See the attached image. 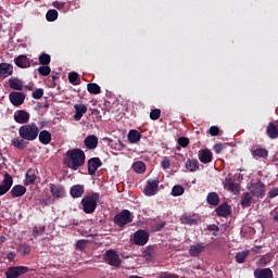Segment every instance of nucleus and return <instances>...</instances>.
Returning a JSON list of instances; mask_svg holds the SVG:
<instances>
[{
	"label": "nucleus",
	"mask_w": 278,
	"mask_h": 278,
	"mask_svg": "<svg viewBox=\"0 0 278 278\" xmlns=\"http://www.w3.org/2000/svg\"><path fill=\"white\" fill-rule=\"evenodd\" d=\"M181 220L184 225H197L199 223L197 218H192L188 215L182 216Z\"/></svg>",
	"instance_id": "45"
},
{
	"label": "nucleus",
	"mask_w": 278,
	"mask_h": 278,
	"mask_svg": "<svg viewBox=\"0 0 278 278\" xmlns=\"http://www.w3.org/2000/svg\"><path fill=\"white\" fill-rule=\"evenodd\" d=\"M11 144L15 147V149H18L20 151L27 149V141H25V139L23 138H18V137L14 138L11 141Z\"/></svg>",
	"instance_id": "30"
},
{
	"label": "nucleus",
	"mask_w": 278,
	"mask_h": 278,
	"mask_svg": "<svg viewBox=\"0 0 278 278\" xmlns=\"http://www.w3.org/2000/svg\"><path fill=\"white\" fill-rule=\"evenodd\" d=\"M134 242L137 247H144L149 242V232L139 229L134 233Z\"/></svg>",
	"instance_id": "10"
},
{
	"label": "nucleus",
	"mask_w": 278,
	"mask_h": 278,
	"mask_svg": "<svg viewBox=\"0 0 278 278\" xmlns=\"http://www.w3.org/2000/svg\"><path fill=\"white\" fill-rule=\"evenodd\" d=\"M55 202V198H53V195H45L41 199V205L45 207L47 205H51Z\"/></svg>",
	"instance_id": "44"
},
{
	"label": "nucleus",
	"mask_w": 278,
	"mask_h": 278,
	"mask_svg": "<svg viewBox=\"0 0 278 278\" xmlns=\"http://www.w3.org/2000/svg\"><path fill=\"white\" fill-rule=\"evenodd\" d=\"M84 144L86 149H89V151H93V149H97V147H99V138L96 135H89L85 138Z\"/></svg>",
	"instance_id": "17"
},
{
	"label": "nucleus",
	"mask_w": 278,
	"mask_h": 278,
	"mask_svg": "<svg viewBox=\"0 0 278 278\" xmlns=\"http://www.w3.org/2000/svg\"><path fill=\"white\" fill-rule=\"evenodd\" d=\"M16 257V253L14 252H9L7 254V260H9L10 262H13V260Z\"/></svg>",
	"instance_id": "60"
},
{
	"label": "nucleus",
	"mask_w": 278,
	"mask_h": 278,
	"mask_svg": "<svg viewBox=\"0 0 278 278\" xmlns=\"http://www.w3.org/2000/svg\"><path fill=\"white\" fill-rule=\"evenodd\" d=\"M14 62L18 68H29L31 66V62L25 54H20Z\"/></svg>",
	"instance_id": "19"
},
{
	"label": "nucleus",
	"mask_w": 278,
	"mask_h": 278,
	"mask_svg": "<svg viewBox=\"0 0 278 278\" xmlns=\"http://www.w3.org/2000/svg\"><path fill=\"white\" fill-rule=\"evenodd\" d=\"M223 186L225 190L231 192L232 194L240 193V174H236L235 176L228 175L223 181Z\"/></svg>",
	"instance_id": "4"
},
{
	"label": "nucleus",
	"mask_w": 278,
	"mask_h": 278,
	"mask_svg": "<svg viewBox=\"0 0 278 278\" xmlns=\"http://www.w3.org/2000/svg\"><path fill=\"white\" fill-rule=\"evenodd\" d=\"M103 166V162H101V159L99 157H91L88 161V174L89 175H96L97 169L101 168Z\"/></svg>",
	"instance_id": "14"
},
{
	"label": "nucleus",
	"mask_w": 278,
	"mask_h": 278,
	"mask_svg": "<svg viewBox=\"0 0 278 278\" xmlns=\"http://www.w3.org/2000/svg\"><path fill=\"white\" fill-rule=\"evenodd\" d=\"M30 115L25 110H18L14 113V121L18 123V125H27L29 123Z\"/></svg>",
	"instance_id": "13"
},
{
	"label": "nucleus",
	"mask_w": 278,
	"mask_h": 278,
	"mask_svg": "<svg viewBox=\"0 0 278 278\" xmlns=\"http://www.w3.org/2000/svg\"><path fill=\"white\" fill-rule=\"evenodd\" d=\"M247 257H249V251H242L236 254L235 260L237 264H244Z\"/></svg>",
	"instance_id": "40"
},
{
	"label": "nucleus",
	"mask_w": 278,
	"mask_h": 278,
	"mask_svg": "<svg viewBox=\"0 0 278 278\" xmlns=\"http://www.w3.org/2000/svg\"><path fill=\"white\" fill-rule=\"evenodd\" d=\"M157 278H179L177 274H169L168 271H163L157 276Z\"/></svg>",
	"instance_id": "51"
},
{
	"label": "nucleus",
	"mask_w": 278,
	"mask_h": 278,
	"mask_svg": "<svg viewBox=\"0 0 278 278\" xmlns=\"http://www.w3.org/2000/svg\"><path fill=\"white\" fill-rule=\"evenodd\" d=\"M160 186V180H148L147 187L144 188L146 197H153L157 192V187Z\"/></svg>",
	"instance_id": "15"
},
{
	"label": "nucleus",
	"mask_w": 278,
	"mask_h": 278,
	"mask_svg": "<svg viewBox=\"0 0 278 278\" xmlns=\"http://www.w3.org/2000/svg\"><path fill=\"white\" fill-rule=\"evenodd\" d=\"M26 90L33 91V90H34V87H33V86L27 85V86H26Z\"/></svg>",
	"instance_id": "64"
},
{
	"label": "nucleus",
	"mask_w": 278,
	"mask_h": 278,
	"mask_svg": "<svg viewBox=\"0 0 278 278\" xmlns=\"http://www.w3.org/2000/svg\"><path fill=\"white\" fill-rule=\"evenodd\" d=\"M39 63L41 64V66H49V64H51V55L47 53H41L39 55Z\"/></svg>",
	"instance_id": "42"
},
{
	"label": "nucleus",
	"mask_w": 278,
	"mask_h": 278,
	"mask_svg": "<svg viewBox=\"0 0 278 278\" xmlns=\"http://www.w3.org/2000/svg\"><path fill=\"white\" fill-rule=\"evenodd\" d=\"M266 136L270 138V140H277L278 138V119L275 122H269L266 127Z\"/></svg>",
	"instance_id": "16"
},
{
	"label": "nucleus",
	"mask_w": 278,
	"mask_h": 278,
	"mask_svg": "<svg viewBox=\"0 0 278 278\" xmlns=\"http://www.w3.org/2000/svg\"><path fill=\"white\" fill-rule=\"evenodd\" d=\"M205 252V245L203 243L193 244L189 249V255L191 257H199L200 253Z\"/></svg>",
	"instance_id": "24"
},
{
	"label": "nucleus",
	"mask_w": 278,
	"mask_h": 278,
	"mask_svg": "<svg viewBox=\"0 0 278 278\" xmlns=\"http://www.w3.org/2000/svg\"><path fill=\"white\" fill-rule=\"evenodd\" d=\"M33 99H42V97H45V89L42 88H38L36 89L33 94H31Z\"/></svg>",
	"instance_id": "49"
},
{
	"label": "nucleus",
	"mask_w": 278,
	"mask_h": 278,
	"mask_svg": "<svg viewBox=\"0 0 278 278\" xmlns=\"http://www.w3.org/2000/svg\"><path fill=\"white\" fill-rule=\"evenodd\" d=\"M184 192H186V190L184 189V187H181L179 185L174 186L172 189L173 197H181V194H184Z\"/></svg>",
	"instance_id": "43"
},
{
	"label": "nucleus",
	"mask_w": 278,
	"mask_h": 278,
	"mask_svg": "<svg viewBox=\"0 0 278 278\" xmlns=\"http://www.w3.org/2000/svg\"><path fill=\"white\" fill-rule=\"evenodd\" d=\"M37 179H38V176H36V174H34V172L28 170L25 175L24 184H25V186H34V184H36Z\"/></svg>",
	"instance_id": "34"
},
{
	"label": "nucleus",
	"mask_w": 278,
	"mask_h": 278,
	"mask_svg": "<svg viewBox=\"0 0 278 278\" xmlns=\"http://www.w3.org/2000/svg\"><path fill=\"white\" fill-rule=\"evenodd\" d=\"M65 164L72 170H78L86 164V153L81 149H72L66 152Z\"/></svg>",
	"instance_id": "1"
},
{
	"label": "nucleus",
	"mask_w": 278,
	"mask_h": 278,
	"mask_svg": "<svg viewBox=\"0 0 278 278\" xmlns=\"http://www.w3.org/2000/svg\"><path fill=\"white\" fill-rule=\"evenodd\" d=\"M5 240H8L5 237L1 236L0 237V244H3V242H5Z\"/></svg>",
	"instance_id": "63"
},
{
	"label": "nucleus",
	"mask_w": 278,
	"mask_h": 278,
	"mask_svg": "<svg viewBox=\"0 0 278 278\" xmlns=\"http://www.w3.org/2000/svg\"><path fill=\"white\" fill-rule=\"evenodd\" d=\"M223 149H225V144L217 143L213 147V151L216 153V155H220L223 153Z\"/></svg>",
	"instance_id": "50"
},
{
	"label": "nucleus",
	"mask_w": 278,
	"mask_h": 278,
	"mask_svg": "<svg viewBox=\"0 0 278 278\" xmlns=\"http://www.w3.org/2000/svg\"><path fill=\"white\" fill-rule=\"evenodd\" d=\"M248 188L252 193V197H256L257 199H264V194L266 192V185H264L262 180L251 182Z\"/></svg>",
	"instance_id": "7"
},
{
	"label": "nucleus",
	"mask_w": 278,
	"mask_h": 278,
	"mask_svg": "<svg viewBox=\"0 0 278 278\" xmlns=\"http://www.w3.org/2000/svg\"><path fill=\"white\" fill-rule=\"evenodd\" d=\"M13 184H14V178H12V175L5 173L4 178L0 184V197H3V194H8Z\"/></svg>",
	"instance_id": "9"
},
{
	"label": "nucleus",
	"mask_w": 278,
	"mask_h": 278,
	"mask_svg": "<svg viewBox=\"0 0 278 278\" xmlns=\"http://www.w3.org/2000/svg\"><path fill=\"white\" fill-rule=\"evenodd\" d=\"M103 260L109 266H114L115 268H121V264H123L121 255L116 250H106L103 254Z\"/></svg>",
	"instance_id": "6"
},
{
	"label": "nucleus",
	"mask_w": 278,
	"mask_h": 278,
	"mask_svg": "<svg viewBox=\"0 0 278 278\" xmlns=\"http://www.w3.org/2000/svg\"><path fill=\"white\" fill-rule=\"evenodd\" d=\"M208 134L211 136H218V134H220V128H218V126H211L208 129Z\"/></svg>",
	"instance_id": "53"
},
{
	"label": "nucleus",
	"mask_w": 278,
	"mask_h": 278,
	"mask_svg": "<svg viewBox=\"0 0 278 278\" xmlns=\"http://www.w3.org/2000/svg\"><path fill=\"white\" fill-rule=\"evenodd\" d=\"M251 203H253V194L251 192H244L241 200V206L251 207Z\"/></svg>",
	"instance_id": "33"
},
{
	"label": "nucleus",
	"mask_w": 278,
	"mask_h": 278,
	"mask_svg": "<svg viewBox=\"0 0 278 278\" xmlns=\"http://www.w3.org/2000/svg\"><path fill=\"white\" fill-rule=\"evenodd\" d=\"M27 192V188L22 185H15L11 190V197L13 199H18L20 197H23Z\"/></svg>",
	"instance_id": "27"
},
{
	"label": "nucleus",
	"mask_w": 278,
	"mask_h": 278,
	"mask_svg": "<svg viewBox=\"0 0 278 278\" xmlns=\"http://www.w3.org/2000/svg\"><path fill=\"white\" fill-rule=\"evenodd\" d=\"M17 253L25 257V255H29L31 253V247L27 243H21L17 247Z\"/></svg>",
	"instance_id": "35"
},
{
	"label": "nucleus",
	"mask_w": 278,
	"mask_h": 278,
	"mask_svg": "<svg viewBox=\"0 0 278 278\" xmlns=\"http://www.w3.org/2000/svg\"><path fill=\"white\" fill-rule=\"evenodd\" d=\"M143 255L146 260H153V249L148 248L144 252Z\"/></svg>",
	"instance_id": "55"
},
{
	"label": "nucleus",
	"mask_w": 278,
	"mask_h": 278,
	"mask_svg": "<svg viewBox=\"0 0 278 278\" xmlns=\"http://www.w3.org/2000/svg\"><path fill=\"white\" fill-rule=\"evenodd\" d=\"M9 88H11V90H23V80L16 77H11L9 79Z\"/></svg>",
	"instance_id": "28"
},
{
	"label": "nucleus",
	"mask_w": 278,
	"mask_h": 278,
	"mask_svg": "<svg viewBox=\"0 0 278 278\" xmlns=\"http://www.w3.org/2000/svg\"><path fill=\"white\" fill-rule=\"evenodd\" d=\"M68 81L73 86H79L81 84V78H79V74L76 72H71L68 74Z\"/></svg>",
	"instance_id": "37"
},
{
	"label": "nucleus",
	"mask_w": 278,
	"mask_h": 278,
	"mask_svg": "<svg viewBox=\"0 0 278 278\" xmlns=\"http://www.w3.org/2000/svg\"><path fill=\"white\" fill-rule=\"evenodd\" d=\"M9 99L12 105H15V108H18V105H23V103H25V93L18 92V91H12L9 94Z\"/></svg>",
	"instance_id": "12"
},
{
	"label": "nucleus",
	"mask_w": 278,
	"mask_h": 278,
	"mask_svg": "<svg viewBox=\"0 0 278 278\" xmlns=\"http://www.w3.org/2000/svg\"><path fill=\"white\" fill-rule=\"evenodd\" d=\"M14 71V66H12V64L10 63H0V79L3 77V79H5V77H10V75H12Z\"/></svg>",
	"instance_id": "21"
},
{
	"label": "nucleus",
	"mask_w": 278,
	"mask_h": 278,
	"mask_svg": "<svg viewBox=\"0 0 278 278\" xmlns=\"http://www.w3.org/2000/svg\"><path fill=\"white\" fill-rule=\"evenodd\" d=\"M207 229H208V231H219V228L216 225L208 226Z\"/></svg>",
	"instance_id": "61"
},
{
	"label": "nucleus",
	"mask_w": 278,
	"mask_h": 278,
	"mask_svg": "<svg viewBox=\"0 0 278 278\" xmlns=\"http://www.w3.org/2000/svg\"><path fill=\"white\" fill-rule=\"evenodd\" d=\"M177 143L179 147H182V149H186L190 144V139H188V137H180L178 138Z\"/></svg>",
	"instance_id": "48"
},
{
	"label": "nucleus",
	"mask_w": 278,
	"mask_h": 278,
	"mask_svg": "<svg viewBox=\"0 0 278 278\" xmlns=\"http://www.w3.org/2000/svg\"><path fill=\"white\" fill-rule=\"evenodd\" d=\"M46 18L49 23H53L54 21H58V10L55 9H50L47 14Z\"/></svg>",
	"instance_id": "41"
},
{
	"label": "nucleus",
	"mask_w": 278,
	"mask_h": 278,
	"mask_svg": "<svg viewBox=\"0 0 278 278\" xmlns=\"http://www.w3.org/2000/svg\"><path fill=\"white\" fill-rule=\"evenodd\" d=\"M253 157H261L262 160H266L268 157V150L265 148H256L252 150Z\"/></svg>",
	"instance_id": "32"
},
{
	"label": "nucleus",
	"mask_w": 278,
	"mask_h": 278,
	"mask_svg": "<svg viewBox=\"0 0 278 278\" xmlns=\"http://www.w3.org/2000/svg\"><path fill=\"white\" fill-rule=\"evenodd\" d=\"M132 169L135 173H138L139 175H142L147 170V165L142 161H138L132 164Z\"/></svg>",
	"instance_id": "38"
},
{
	"label": "nucleus",
	"mask_w": 278,
	"mask_h": 278,
	"mask_svg": "<svg viewBox=\"0 0 278 278\" xmlns=\"http://www.w3.org/2000/svg\"><path fill=\"white\" fill-rule=\"evenodd\" d=\"M215 212L217 216L227 218V216L231 215V206L227 202H224L215 210Z\"/></svg>",
	"instance_id": "18"
},
{
	"label": "nucleus",
	"mask_w": 278,
	"mask_h": 278,
	"mask_svg": "<svg viewBox=\"0 0 278 278\" xmlns=\"http://www.w3.org/2000/svg\"><path fill=\"white\" fill-rule=\"evenodd\" d=\"M206 202L208 203V205H213V207H216V205L220 203V198L218 197V193L211 192L206 197Z\"/></svg>",
	"instance_id": "31"
},
{
	"label": "nucleus",
	"mask_w": 278,
	"mask_h": 278,
	"mask_svg": "<svg viewBox=\"0 0 278 278\" xmlns=\"http://www.w3.org/2000/svg\"><path fill=\"white\" fill-rule=\"evenodd\" d=\"M113 222L115 225H117V227H125V225L134 223V215H131V211L123 210L121 213L114 216Z\"/></svg>",
	"instance_id": "5"
},
{
	"label": "nucleus",
	"mask_w": 278,
	"mask_h": 278,
	"mask_svg": "<svg viewBox=\"0 0 278 278\" xmlns=\"http://www.w3.org/2000/svg\"><path fill=\"white\" fill-rule=\"evenodd\" d=\"M87 90L90 94H101V87L97 83H89L87 85Z\"/></svg>",
	"instance_id": "39"
},
{
	"label": "nucleus",
	"mask_w": 278,
	"mask_h": 278,
	"mask_svg": "<svg viewBox=\"0 0 278 278\" xmlns=\"http://www.w3.org/2000/svg\"><path fill=\"white\" fill-rule=\"evenodd\" d=\"M38 134H40V128L35 123L24 124L18 128L20 138L27 140V142H34L38 138Z\"/></svg>",
	"instance_id": "2"
},
{
	"label": "nucleus",
	"mask_w": 278,
	"mask_h": 278,
	"mask_svg": "<svg viewBox=\"0 0 278 278\" xmlns=\"http://www.w3.org/2000/svg\"><path fill=\"white\" fill-rule=\"evenodd\" d=\"M161 166L164 169L170 168V160H168V157H165L162 162H161Z\"/></svg>",
	"instance_id": "57"
},
{
	"label": "nucleus",
	"mask_w": 278,
	"mask_h": 278,
	"mask_svg": "<svg viewBox=\"0 0 278 278\" xmlns=\"http://www.w3.org/2000/svg\"><path fill=\"white\" fill-rule=\"evenodd\" d=\"M52 5L53 8H56V10H62V8H64V4L60 1H54Z\"/></svg>",
	"instance_id": "59"
},
{
	"label": "nucleus",
	"mask_w": 278,
	"mask_h": 278,
	"mask_svg": "<svg viewBox=\"0 0 278 278\" xmlns=\"http://www.w3.org/2000/svg\"><path fill=\"white\" fill-rule=\"evenodd\" d=\"M255 278H274L273 269L270 268H256L254 270Z\"/></svg>",
	"instance_id": "22"
},
{
	"label": "nucleus",
	"mask_w": 278,
	"mask_h": 278,
	"mask_svg": "<svg viewBox=\"0 0 278 278\" xmlns=\"http://www.w3.org/2000/svg\"><path fill=\"white\" fill-rule=\"evenodd\" d=\"M198 157L200 160V162H202V164H210V162H212L213 160V154L212 151L210 150H200Z\"/></svg>",
	"instance_id": "23"
},
{
	"label": "nucleus",
	"mask_w": 278,
	"mask_h": 278,
	"mask_svg": "<svg viewBox=\"0 0 278 278\" xmlns=\"http://www.w3.org/2000/svg\"><path fill=\"white\" fill-rule=\"evenodd\" d=\"M160 116H162V110H160V109H153L150 112L151 121H157L160 118Z\"/></svg>",
	"instance_id": "47"
},
{
	"label": "nucleus",
	"mask_w": 278,
	"mask_h": 278,
	"mask_svg": "<svg viewBox=\"0 0 278 278\" xmlns=\"http://www.w3.org/2000/svg\"><path fill=\"white\" fill-rule=\"evenodd\" d=\"M25 273H29V267H25V266L9 267L5 271V277L18 278L21 275H25Z\"/></svg>",
	"instance_id": "8"
},
{
	"label": "nucleus",
	"mask_w": 278,
	"mask_h": 278,
	"mask_svg": "<svg viewBox=\"0 0 278 278\" xmlns=\"http://www.w3.org/2000/svg\"><path fill=\"white\" fill-rule=\"evenodd\" d=\"M43 231L38 229V227H34L33 229V236L34 238H38V236H42Z\"/></svg>",
	"instance_id": "58"
},
{
	"label": "nucleus",
	"mask_w": 278,
	"mask_h": 278,
	"mask_svg": "<svg viewBox=\"0 0 278 278\" xmlns=\"http://www.w3.org/2000/svg\"><path fill=\"white\" fill-rule=\"evenodd\" d=\"M127 139L130 144H138V142L142 140V134L136 129H131L128 132Z\"/></svg>",
	"instance_id": "25"
},
{
	"label": "nucleus",
	"mask_w": 278,
	"mask_h": 278,
	"mask_svg": "<svg viewBox=\"0 0 278 278\" xmlns=\"http://www.w3.org/2000/svg\"><path fill=\"white\" fill-rule=\"evenodd\" d=\"M164 227H166V222H161V223L152 226V231H162V229H164Z\"/></svg>",
	"instance_id": "52"
},
{
	"label": "nucleus",
	"mask_w": 278,
	"mask_h": 278,
	"mask_svg": "<svg viewBox=\"0 0 278 278\" xmlns=\"http://www.w3.org/2000/svg\"><path fill=\"white\" fill-rule=\"evenodd\" d=\"M86 244H88L87 240H78L76 242V249H79L80 251H84V249H86Z\"/></svg>",
	"instance_id": "54"
},
{
	"label": "nucleus",
	"mask_w": 278,
	"mask_h": 278,
	"mask_svg": "<svg viewBox=\"0 0 278 278\" xmlns=\"http://www.w3.org/2000/svg\"><path fill=\"white\" fill-rule=\"evenodd\" d=\"M37 138H39L41 144H51V132L49 130L39 131Z\"/></svg>",
	"instance_id": "29"
},
{
	"label": "nucleus",
	"mask_w": 278,
	"mask_h": 278,
	"mask_svg": "<svg viewBox=\"0 0 278 278\" xmlns=\"http://www.w3.org/2000/svg\"><path fill=\"white\" fill-rule=\"evenodd\" d=\"M275 197H278V187L273 188L268 191V198L269 199H275Z\"/></svg>",
	"instance_id": "56"
},
{
	"label": "nucleus",
	"mask_w": 278,
	"mask_h": 278,
	"mask_svg": "<svg viewBox=\"0 0 278 278\" xmlns=\"http://www.w3.org/2000/svg\"><path fill=\"white\" fill-rule=\"evenodd\" d=\"M260 249H262V247H255L252 248L251 251H253L254 253H260Z\"/></svg>",
	"instance_id": "62"
},
{
	"label": "nucleus",
	"mask_w": 278,
	"mask_h": 278,
	"mask_svg": "<svg viewBox=\"0 0 278 278\" xmlns=\"http://www.w3.org/2000/svg\"><path fill=\"white\" fill-rule=\"evenodd\" d=\"M38 73L39 75H42V77H47L51 75V67H49L48 65L39 66Z\"/></svg>",
	"instance_id": "46"
},
{
	"label": "nucleus",
	"mask_w": 278,
	"mask_h": 278,
	"mask_svg": "<svg viewBox=\"0 0 278 278\" xmlns=\"http://www.w3.org/2000/svg\"><path fill=\"white\" fill-rule=\"evenodd\" d=\"M49 189L53 199H64L66 197V189L62 185L50 184Z\"/></svg>",
	"instance_id": "11"
},
{
	"label": "nucleus",
	"mask_w": 278,
	"mask_h": 278,
	"mask_svg": "<svg viewBox=\"0 0 278 278\" xmlns=\"http://www.w3.org/2000/svg\"><path fill=\"white\" fill-rule=\"evenodd\" d=\"M74 110H75L74 118L76 121H81V118L84 117V114L88 112V106L84 104H75Z\"/></svg>",
	"instance_id": "26"
},
{
	"label": "nucleus",
	"mask_w": 278,
	"mask_h": 278,
	"mask_svg": "<svg viewBox=\"0 0 278 278\" xmlns=\"http://www.w3.org/2000/svg\"><path fill=\"white\" fill-rule=\"evenodd\" d=\"M84 192H86L84 185H74L70 190L72 199H80V197H84Z\"/></svg>",
	"instance_id": "20"
},
{
	"label": "nucleus",
	"mask_w": 278,
	"mask_h": 278,
	"mask_svg": "<svg viewBox=\"0 0 278 278\" xmlns=\"http://www.w3.org/2000/svg\"><path fill=\"white\" fill-rule=\"evenodd\" d=\"M185 166L187 170H190V173H194V170H199V161L188 159Z\"/></svg>",
	"instance_id": "36"
},
{
	"label": "nucleus",
	"mask_w": 278,
	"mask_h": 278,
	"mask_svg": "<svg viewBox=\"0 0 278 278\" xmlns=\"http://www.w3.org/2000/svg\"><path fill=\"white\" fill-rule=\"evenodd\" d=\"M100 195L97 192H92L81 199L80 205L85 214H94L97 210V203H99Z\"/></svg>",
	"instance_id": "3"
}]
</instances>
